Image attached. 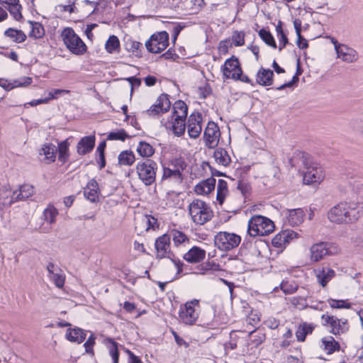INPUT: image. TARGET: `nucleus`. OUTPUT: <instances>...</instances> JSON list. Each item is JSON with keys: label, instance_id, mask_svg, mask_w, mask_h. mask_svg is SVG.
Segmentation results:
<instances>
[{"label": "nucleus", "instance_id": "nucleus-39", "mask_svg": "<svg viewBox=\"0 0 363 363\" xmlns=\"http://www.w3.org/2000/svg\"><path fill=\"white\" fill-rule=\"evenodd\" d=\"M228 184L227 182L223 179H219L217 186V196L216 199L218 203L222 205L224 202L225 198L228 194Z\"/></svg>", "mask_w": 363, "mask_h": 363}, {"label": "nucleus", "instance_id": "nucleus-2", "mask_svg": "<svg viewBox=\"0 0 363 363\" xmlns=\"http://www.w3.org/2000/svg\"><path fill=\"white\" fill-rule=\"evenodd\" d=\"M173 113L167 118L161 121L162 124L168 130H172L174 135L180 136L186 129L185 120L188 108L183 101H177L173 105Z\"/></svg>", "mask_w": 363, "mask_h": 363}, {"label": "nucleus", "instance_id": "nucleus-34", "mask_svg": "<svg viewBox=\"0 0 363 363\" xmlns=\"http://www.w3.org/2000/svg\"><path fill=\"white\" fill-rule=\"evenodd\" d=\"M343 190L345 193L359 194L363 190V184L356 179H350L345 182Z\"/></svg>", "mask_w": 363, "mask_h": 363}, {"label": "nucleus", "instance_id": "nucleus-63", "mask_svg": "<svg viewBox=\"0 0 363 363\" xmlns=\"http://www.w3.org/2000/svg\"><path fill=\"white\" fill-rule=\"evenodd\" d=\"M276 31L277 33V37H281V40H286V35L284 34L283 31L281 21H279L277 26H276Z\"/></svg>", "mask_w": 363, "mask_h": 363}, {"label": "nucleus", "instance_id": "nucleus-50", "mask_svg": "<svg viewBox=\"0 0 363 363\" xmlns=\"http://www.w3.org/2000/svg\"><path fill=\"white\" fill-rule=\"evenodd\" d=\"M127 137L128 135L125 131L124 130H120L116 132L110 133L107 136V139L110 140L124 141Z\"/></svg>", "mask_w": 363, "mask_h": 363}, {"label": "nucleus", "instance_id": "nucleus-5", "mask_svg": "<svg viewBox=\"0 0 363 363\" xmlns=\"http://www.w3.org/2000/svg\"><path fill=\"white\" fill-rule=\"evenodd\" d=\"M139 179L146 186L152 185L155 182L158 169L157 162L150 159L139 161L135 167Z\"/></svg>", "mask_w": 363, "mask_h": 363}, {"label": "nucleus", "instance_id": "nucleus-55", "mask_svg": "<svg viewBox=\"0 0 363 363\" xmlns=\"http://www.w3.org/2000/svg\"><path fill=\"white\" fill-rule=\"evenodd\" d=\"M32 82V79L29 77H23L20 79H18L13 82V85L11 86V88L14 87H21V86H26L30 84Z\"/></svg>", "mask_w": 363, "mask_h": 363}, {"label": "nucleus", "instance_id": "nucleus-31", "mask_svg": "<svg viewBox=\"0 0 363 363\" xmlns=\"http://www.w3.org/2000/svg\"><path fill=\"white\" fill-rule=\"evenodd\" d=\"M57 150L55 145L46 143L41 147L39 154L45 156L44 160L47 163H51L55 160Z\"/></svg>", "mask_w": 363, "mask_h": 363}, {"label": "nucleus", "instance_id": "nucleus-19", "mask_svg": "<svg viewBox=\"0 0 363 363\" xmlns=\"http://www.w3.org/2000/svg\"><path fill=\"white\" fill-rule=\"evenodd\" d=\"M48 277L58 288H62L65 284V275L63 271L52 262L48 263L47 266Z\"/></svg>", "mask_w": 363, "mask_h": 363}, {"label": "nucleus", "instance_id": "nucleus-27", "mask_svg": "<svg viewBox=\"0 0 363 363\" xmlns=\"http://www.w3.org/2000/svg\"><path fill=\"white\" fill-rule=\"evenodd\" d=\"M0 4L9 11L16 20L22 18L21 6L19 4V0H0Z\"/></svg>", "mask_w": 363, "mask_h": 363}, {"label": "nucleus", "instance_id": "nucleus-40", "mask_svg": "<svg viewBox=\"0 0 363 363\" xmlns=\"http://www.w3.org/2000/svg\"><path fill=\"white\" fill-rule=\"evenodd\" d=\"M136 150L143 157H150L155 152L153 147L149 143L144 141H140L139 143Z\"/></svg>", "mask_w": 363, "mask_h": 363}, {"label": "nucleus", "instance_id": "nucleus-41", "mask_svg": "<svg viewBox=\"0 0 363 363\" xmlns=\"http://www.w3.org/2000/svg\"><path fill=\"white\" fill-rule=\"evenodd\" d=\"M5 35L11 38L16 43L24 42L26 39V35L21 31L13 28L7 29Z\"/></svg>", "mask_w": 363, "mask_h": 363}, {"label": "nucleus", "instance_id": "nucleus-47", "mask_svg": "<svg viewBox=\"0 0 363 363\" xmlns=\"http://www.w3.org/2000/svg\"><path fill=\"white\" fill-rule=\"evenodd\" d=\"M29 35L35 38H42L45 35L43 26L37 22L31 23V30Z\"/></svg>", "mask_w": 363, "mask_h": 363}, {"label": "nucleus", "instance_id": "nucleus-54", "mask_svg": "<svg viewBox=\"0 0 363 363\" xmlns=\"http://www.w3.org/2000/svg\"><path fill=\"white\" fill-rule=\"evenodd\" d=\"M291 303L299 310L304 309L308 306L306 298L302 297H294L291 298Z\"/></svg>", "mask_w": 363, "mask_h": 363}, {"label": "nucleus", "instance_id": "nucleus-44", "mask_svg": "<svg viewBox=\"0 0 363 363\" xmlns=\"http://www.w3.org/2000/svg\"><path fill=\"white\" fill-rule=\"evenodd\" d=\"M280 287L284 294H291L297 290L298 284L294 280H283Z\"/></svg>", "mask_w": 363, "mask_h": 363}, {"label": "nucleus", "instance_id": "nucleus-21", "mask_svg": "<svg viewBox=\"0 0 363 363\" xmlns=\"http://www.w3.org/2000/svg\"><path fill=\"white\" fill-rule=\"evenodd\" d=\"M315 277L317 279V281L323 287H325L327 284L335 277V272L333 269L322 267H319L315 271Z\"/></svg>", "mask_w": 363, "mask_h": 363}, {"label": "nucleus", "instance_id": "nucleus-49", "mask_svg": "<svg viewBox=\"0 0 363 363\" xmlns=\"http://www.w3.org/2000/svg\"><path fill=\"white\" fill-rule=\"evenodd\" d=\"M106 147V142H101L97 147L96 152L99 155V161L98 162L99 164L100 169H102L106 165L105 156H104V150Z\"/></svg>", "mask_w": 363, "mask_h": 363}, {"label": "nucleus", "instance_id": "nucleus-42", "mask_svg": "<svg viewBox=\"0 0 363 363\" xmlns=\"http://www.w3.org/2000/svg\"><path fill=\"white\" fill-rule=\"evenodd\" d=\"M105 48L108 53L118 52L120 48V42L116 35H111L107 40Z\"/></svg>", "mask_w": 363, "mask_h": 363}, {"label": "nucleus", "instance_id": "nucleus-33", "mask_svg": "<svg viewBox=\"0 0 363 363\" xmlns=\"http://www.w3.org/2000/svg\"><path fill=\"white\" fill-rule=\"evenodd\" d=\"M321 342L322 347L327 354H331L340 349L339 343L331 336L323 337Z\"/></svg>", "mask_w": 363, "mask_h": 363}, {"label": "nucleus", "instance_id": "nucleus-62", "mask_svg": "<svg viewBox=\"0 0 363 363\" xmlns=\"http://www.w3.org/2000/svg\"><path fill=\"white\" fill-rule=\"evenodd\" d=\"M264 324L269 328L274 330L279 325V320L274 317H269L264 321Z\"/></svg>", "mask_w": 363, "mask_h": 363}, {"label": "nucleus", "instance_id": "nucleus-32", "mask_svg": "<svg viewBox=\"0 0 363 363\" xmlns=\"http://www.w3.org/2000/svg\"><path fill=\"white\" fill-rule=\"evenodd\" d=\"M213 158L218 164L227 167L231 162L228 152L223 148H218L214 151Z\"/></svg>", "mask_w": 363, "mask_h": 363}, {"label": "nucleus", "instance_id": "nucleus-12", "mask_svg": "<svg viewBox=\"0 0 363 363\" xmlns=\"http://www.w3.org/2000/svg\"><path fill=\"white\" fill-rule=\"evenodd\" d=\"M221 70L225 79H233L235 80L239 79L240 74H242V69L239 61L233 56L225 60L221 67Z\"/></svg>", "mask_w": 363, "mask_h": 363}, {"label": "nucleus", "instance_id": "nucleus-52", "mask_svg": "<svg viewBox=\"0 0 363 363\" xmlns=\"http://www.w3.org/2000/svg\"><path fill=\"white\" fill-rule=\"evenodd\" d=\"M141 222L145 227L146 230H148L150 228H154V225L157 223V220L151 216L146 215L142 217Z\"/></svg>", "mask_w": 363, "mask_h": 363}, {"label": "nucleus", "instance_id": "nucleus-16", "mask_svg": "<svg viewBox=\"0 0 363 363\" xmlns=\"http://www.w3.org/2000/svg\"><path fill=\"white\" fill-rule=\"evenodd\" d=\"M325 174L320 166L317 164H312L306 168L303 175L305 184H310L320 183L324 179Z\"/></svg>", "mask_w": 363, "mask_h": 363}, {"label": "nucleus", "instance_id": "nucleus-46", "mask_svg": "<svg viewBox=\"0 0 363 363\" xmlns=\"http://www.w3.org/2000/svg\"><path fill=\"white\" fill-rule=\"evenodd\" d=\"M259 35L267 45L272 47L273 48H277V44L274 41V37L269 31L265 29H261L259 31Z\"/></svg>", "mask_w": 363, "mask_h": 363}, {"label": "nucleus", "instance_id": "nucleus-4", "mask_svg": "<svg viewBox=\"0 0 363 363\" xmlns=\"http://www.w3.org/2000/svg\"><path fill=\"white\" fill-rule=\"evenodd\" d=\"M274 229V223L262 216H255L248 221L247 232L252 237L267 235L272 233Z\"/></svg>", "mask_w": 363, "mask_h": 363}, {"label": "nucleus", "instance_id": "nucleus-43", "mask_svg": "<svg viewBox=\"0 0 363 363\" xmlns=\"http://www.w3.org/2000/svg\"><path fill=\"white\" fill-rule=\"evenodd\" d=\"M105 342L106 344H111L108 350L109 354L113 360V363H118L119 353L118 350V343L111 338H106Z\"/></svg>", "mask_w": 363, "mask_h": 363}, {"label": "nucleus", "instance_id": "nucleus-58", "mask_svg": "<svg viewBox=\"0 0 363 363\" xmlns=\"http://www.w3.org/2000/svg\"><path fill=\"white\" fill-rule=\"evenodd\" d=\"M281 234L282 238L286 240V245L298 237V234L293 230H284L281 232Z\"/></svg>", "mask_w": 363, "mask_h": 363}, {"label": "nucleus", "instance_id": "nucleus-28", "mask_svg": "<svg viewBox=\"0 0 363 363\" xmlns=\"http://www.w3.org/2000/svg\"><path fill=\"white\" fill-rule=\"evenodd\" d=\"M95 145V137L93 135L82 138L77 144V152L79 155H85L91 152Z\"/></svg>", "mask_w": 363, "mask_h": 363}, {"label": "nucleus", "instance_id": "nucleus-26", "mask_svg": "<svg viewBox=\"0 0 363 363\" xmlns=\"http://www.w3.org/2000/svg\"><path fill=\"white\" fill-rule=\"evenodd\" d=\"M170 237L177 247H186L190 242L189 237L182 231L172 230L167 234Z\"/></svg>", "mask_w": 363, "mask_h": 363}, {"label": "nucleus", "instance_id": "nucleus-6", "mask_svg": "<svg viewBox=\"0 0 363 363\" xmlns=\"http://www.w3.org/2000/svg\"><path fill=\"white\" fill-rule=\"evenodd\" d=\"M61 37L66 48L73 54L83 55L86 52V45L71 28H65Z\"/></svg>", "mask_w": 363, "mask_h": 363}, {"label": "nucleus", "instance_id": "nucleus-56", "mask_svg": "<svg viewBox=\"0 0 363 363\" xmlns=\"http://www.w3.org/2000/svg\"><path fill=\"white\" fill-rule=\"evenodd\" d=\"M272 243L273 246L279 248L284 247L286 245V240L282 238L281 232L275 235L272 240Z\"/></svg>", "mask_w": 363, "mask_h": 363}, {"label": "nucleus", "instance_id": "nucleus-9", "mask_svg": "<svg viewBox=\"0 0 363 363\" xmlns=\"http://www.w3.org/2000/svg\"><path fill=\"white\" fill-rule=\"evenodd\" d=\"M240 241L239 235L228 232H219L214 238L216 246L222 251H229L237 247Z\"/></svg>", "mask_w": 363, "mask_h": 363}, {"label": "nucleus", "instance_id": "nucleus-3", "mask_svg": "<svg viewBox=\"0 0 363 363\" xmlns=\"http://www.w3.org/2000/svg\"><path fill=\"white\" fill-rule=\"evenodd\" d=\"M188 210L191 220L196 225H202L206 223L213 216L210 206L205 201L199 199H194L189 203Z\"/></svg>", "mask_w": 363, "mask_h": 363}, {"label": "nucleus", "instance_id": "nucleus-60", "mask_svg": "<svg viewBox=\"0 0 363 363\" xmlns=\"http://www.w3.org/2000/svg\"><path fill=\"white\" fill-rule=\"evenodd\" d=\"M260 320V315L257 311H252L251 313L247 317L246 321L248 324L254 325L258 323Z\"/></svg>", "mask_w": 363, "mask_h": 363}, {"label": "nucleus", "instance_id": "nucleus-1", "mask_svg": "<svg viewBox=\"0 0 363 363\" xmlns=\"http://www.w3.org/2000/svg\"><path fill=\"white\" fill-rule=\"evenodd\" d=\"M363 216V203L356 201H342L328 213L330 222L336 224H352Z\"/></svg>", "mask_w": 363, "mask_h": 363}, {"label": "nucleus", "instance_id": "nucleus-23", "mask_svg": "<svg viewBox=\"0 0 363 363\" xmlns=\"http://www.w3.org/2000/svg\"><path fill=\"white\" fill-rule=\"evenodd\" d=\"M215 186L216 179L210 177L198 183L194 186V191L197 195H207L214 190Z\"/></svg>", "mask_w": 363, "mask_h": 363}, {"label": "nucleus", "instance_id": "nucleus-24", "mask_svg": "<svg viewBox=\"0 0 363 363\" xmlns=\"http://www.w3.org/2000/svg\"><path fill=\"white\" fill-rule=\"evenodd\" d=\"M286 216L291 225L296 226L303 222L305 213L302 208L286 210Z\"/></svg>", "mask_w": 363, "mask_h": 363}, {"label": "nucleus", "instance_id": "nucleus-51", "mask_svg": "<svg viewBox=\"0 0 363 363\" xmlns=\"http://www.w3.org/2000/svg\"><path fill=\"white\" fill-rule=\"evenodd\" d=\"M125 49L128 51L132 52H136L138 50H140V48L143 47L142 43L130 39H128L125 41Z\"/></svg>", "mask_w": 363, "mask_h": 363}, {"label": "nucleus", "instance_id": "nucleus-13", "mask_svg": "<svg viewBox=\"0 0 363 363\" xmlns=\"http://www.w3.org/2000/svg\"><path fill=\"white\" fill-rule=\"evenodd\" d=\"M220 133L218 125L210 121L204 130L203 139L205 145L209 148L216 147L219 142Z\"/></svg>", "mask_w": 363, "mask_h": 363}, {"label": "nucleus", "instance_id": "nucleus-64", "mask_svg": "<svg viewBox=\"0 0 363 363\" xmlns=\"http://www.w3.org/2000/svg\"><path fill=\"white\" fill-rule=\"evenodd\" d=\"M132 86V89L134 86L138 87L141 84V80L139 78L132 77L127 79Z\"/></svg>", "mask_w": 363, "mask_h": 363}, {"label": "nucleus", "instance_id": "nucleus-48", "mask_svg": "<svg viewBox=\"0 0 363 363\" xmlns=\"http://www.w3.org/2000/svg\"><path fill=\"white\" fill-rule=\"evenodd\" d=\"M328 303L330 305V306L333 308H351V303H348L345 300H336L333 298H329L328 299Z\"/></svg>", "mask_w": 363, "mask_h": 363}, {"label": "nucleus", "instance_id": "nucleus-30", "mask_svg": "<svg viewBox=\"0 0 363 363\" xmlns=\"http://www.w3.org/2000/svg\"><path fill=\"white\" fill-rule=\"evenodd\" d=\"M65 336L69 341L79 344L84 340L86 334L82 329L79 328H69L66 332Z\"/></svg>", "mask_w": 363, "mask_h": 363}, {"label": "nucleus", "instance_id": "nucleus-7", "mask_svg": "<svg viewBox=\"0 0 363 363\" xmlns=\"http://www.w3.org/2000/svg\"><path fill=\"white\" fill-rule=\"evenodd\" d=\"M155 246L156 257L157 259L169 258L177 269V272L180 273L182 271L183 263L180 260H177L172 257L170 237L167 234H164L157 238L155 240Z\"/></svg>", "mask_w": 363, "mask_h": 363}, {"label": "nucleus", "instance_id": "nucleus-61", "mask_svg": "<svg viewBox=\"0 0 363 363\" xmlns=\"http://www.w3.org/2000/svg\"><path fill=\"white\" fill-rule=\"evenodd\" d=\"M54 99H55V96H54V94H52V92H49L48 97H46L45 99H40L32 100L29 103V104L30 106H37V105H39V104H47L50 100Z\"/></svg>", "mask_w": 363, "mask_h": 363}, {"label": "nucleus", "instance_id": "nucleus-22", "mask_svg": "<svg viewBox=\"0 0 363 363\" xmlns=\"http://www.w3.org/2000/svg\"><path fill=\"white\" fill-rule=\"evenodd\" d=\"M17 201L15 191H12L6 186L0 189V208L10 206Z\"/></svg>", "mask_w": 363, "mask_h": 363}, {"label": "nucleus", "instance_id": "nucleus-14", "mask_svg": "<svg viewBox=\"0 0 363 363\" xmlns=\"http://www.w3.org/2000/svg\"><path fill=\"white\" fill-rule=\"evenodd\" d=\"M197 303L198 301L194 300L181 306L179 317L182 323L186 325H193L196 322L198 314L195 311L194 305Z\"/></svg>", "mask_w": 363, "mask_h": 363}, {"label": "nucleus", "instance_id": "nucleus-11", "mask_svg": "<svg viewBox=\"0 0 363 363\" xmlns=\"http://www.w3.org/2000/svg\"><path fill=\"white\" fill-rule=\"evenodd\" d=\"M172 165L173 168L164 167L162 179H171L177 183L182 182V171L186 167L185 162L182 159L174 160Z\"/></svg>", "mask_w": 363, "mask_h": 363}, {"label": "nucleus", "instance_id": "nucleus-35", "mask_svg": "<svg viewBox=\"0 0 363 363\" xmlns=\"http://www.w3.org/2000/svg\"><path fill=\"white\" fill-rule=\"evenodd\" d=\"M118 160L120 165L130 166L134 163L135 157L131 150H124L118 155Z\"/></svg>", "mask_w": 363, "mask_h": 363}, {"label": "nucleus", "instance_id": "nucleus-59", "mask_svg": "<svg viewBox=\"0 0 363 363\" xmlns=\"http://www.w3.org/2000/svg\"><path fill=\"white\" fill-rule=\"evenodd\" d=\"M84 196L91 202L96 201L98 198V192L96 190L85 187L84 189Z\"/></svg>", "mask_w": 363, "mask_h": 363}, {"label": "nucleus", "instance_id": "nucleus-29", "mask_svg": "<svg viewBox=\"0 0 363 363\" xmlns=\"http://www.w3.org/2000/svg\"><path fill=\"white\" fill-rule=\"evenodd\" d=\"M274 73L269 69L260 68L256 75V82L262 86H270L273 82Z\"/></svg>", "mask_w": 363, "mask_h": 363}, {"label": "nucleus", "instance_id": "nucleus-15", "mask_svg": "<svg viewBox=\"0 0 363 363\" xmlns=\"http://www.w3.org/2000/svg\"><path fill=\"white\" fill-rule=\"evenodd\" d=\"M171 102L167 94H161L150 108L145 111L147 115L156 116L169 110Z\"/></svg>", "mask_w": 363, "mask_h": 363}, {"label": "nucleus", "instance_id": "nucleus-17", "mask_svg": "<svg viewBox=\"0 0 363 363\" xmlns=\"http://www.w3.org/2000/svg\"><path fill=\"white\" fill-rule=\"evenodd\" d=\"M330 244L325 242H320L311 245L310 247V259L313 262H318L330 254Z\"/></svg>", "mask_w": 363, "mask_h": 363}, {"label": "nucleus", "instance_id": "nucleus-10", "mask_svg": "<svg viewBox=\"0 0 363 363\" xmlns=\"http://www.w3.org/2000/svg\"><path fill=\"white\" fill-rule=\"evenodd\" d=\"M169 45V34L166 31L153 34L145 43L147 50L152 53L162 52Z\"/></svg>", "mask_w": 363, "mask_h": 363}, {"label": "nucleus", "instance_id": "nucleus-37", "mask_svg": "<svg viewBox=\"0 0 363 363\" xmlns=\"http://www.w3.org/2000/svg\"><path fill=\"white\" fill-rule=\"evenodd\" d=\"M17 200H24L33 196L34 194L33 186L30 184H23L20 186L19 189L16 190Z\"/></svg>", "mask_w": 363, "mask_h": 363}, {"label": "nucleus", "instance_id": "nucleus-8", "mask_svg": "<svg viewBox=\"0 0 363 363\" xmlns=\"http://www.w3.org/2000/svg\"><path fill=\"white\" fill-rule=\"evenodd\" d=\"M321 321L322 325L334 335L345 334L349 330L350 326L347 319L338 318L335 315L325 313L321 315Z\"/></svg>", "mask_w": 363, "mask_h": 363}, {"label": "nucleus", "instance_id": "nucleus-53", "mask_svg": "<svg viewBox=\"0 0 363 363\" xmlns=\"http://www.w3.org/2000/svg\"><path fill=\"white\" fill-rule=\"evenodd\" d=\"M95 339L96 337L94 335V334H91L84 344L86 352L92 355H94L93 347L95 345Z\"/></svg>", "mask_w": 363, "mask_h": 363}, {"label": "nucleus", "instance_id": "nucleus-20", "mask_svg": "<svg viewBox=\"0 0 363 363\" xmlns=\"http://www.w3.org/2000/svg\"><path fill=\"white\" fill-rule=\"evenodd\" d=\"M336 53L337 58L347 63L357 62L359 58L357 52L346 45H338Z\"/></svg>", "mask_w": 363, "mask_h": 363}, {"label": "nucleus", "instance_id": "nucleus-38", "mask_svg": "<svg viewBox=\"0 0 363 363\" xmlns=\"http://www.w3.org/2000/svg\"><path fill=\"white\" fill-rule=\"evenodd\" d=\"M58 215L57 209L52 205L49 204L43 211L44 219L50 224H53L56 221V217Z\"/></svg>", "mask_w": 363, "mask_h": 363}, {"label": "nucleus", "instance_id": "nucleus-57", "mask_svg": "<svg viewBox=\"0 0 363 363\" xmlns=\"http://www.w3.org/2000/svg\"><path fill=\"white\" fill-rule=\"evenodd\" d=\"M244 33L240 31H235L233 35V42L235 46H241L245 43Z\"/></svg>", "mask_w": 363, "mask_h": 363}, {"label": "nucleus", "instance_id": "nucleus-45", "mask_svg": "<svg viewBox=\"0 0 363 363\" xmlns=\"http://www.w3.org/2000/svg\"><path fill=\"white\" fill-rule=\"evenodd\" d=\"M69 144L65 140L58 145V159L60 161L65 162L69 156Z\"/></svg>", "mask_w": 363, "mask_h": 363}, {"label": "nucleus", "instance_id": "nucleus-18", "mask_svg": "<svg viewBox=\"0 0 363 363\" xmlns=\"http://www.w3.org/2000/svg\"><path fill=\"white\" fill-rule=\"evenodd\" d=\"M202 116L200 113H191L188 120V133L191 138H196L202 130Z\"/></svg>", "mask_w": 363, "mask_h": 363}, {"label": "nucleus", "instance_id": "nucleus-36", "mask_svg": "<svg viewBox=\"0 0 363 363\" xmlns=\"http://www.w3.org/2000/svg\"><path fill=\"white\" fill-rule=\"evenodd\" d=\"M313 329L314 325L312 323H303L301 324L296 332L298 340L304 341L306 335L311 334Z\"/></svg>", "mask_w": 363, "mask_h": 363}, {"label": "nucleus", "instance_id": "nucleus-25", "mask_svg": "<svg viewBox=\"0 0 363 363\" xmlns=\"http://www.w3.org/2000/svg\"><path fill=\"white\" fill-rule=\"evenodd\" d=\"M206 256L205 250L198 247H191L184 255V259L190 263H198L201 262Z\"/></svg>", "mask_w": 363, "mask_h": 363}]
</instances>
